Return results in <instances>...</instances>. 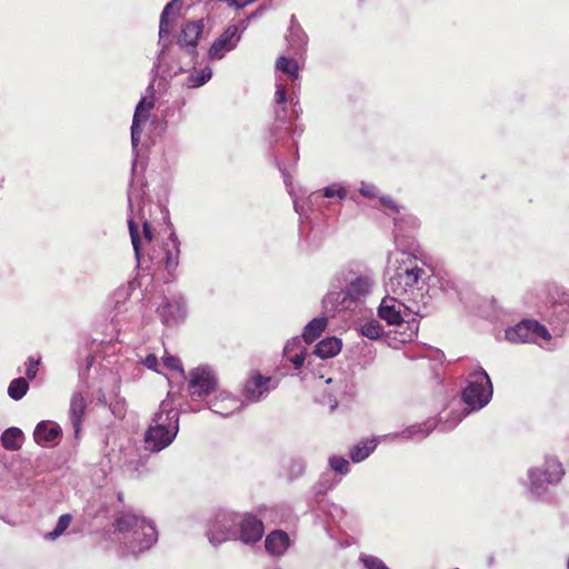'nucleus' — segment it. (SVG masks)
Here are the masks:
<instances>
[{
	"label": "nucleus",
	"instance_id": "obj_53",
	"mask_svg": "<svg viewBox=\"0 0 569 569\" xmlns=\"http://www.w3.org/2000/svg\"><path fill=\"white\" fill-rule=\"evenodd\" d=\"M289 102H290V106H291L290 114H291L292 120L299 118V116L302 112V108H301V106L299 103V100L293 98V97H291L289 99Z\"/></svg>",
	"mask_w": 569,
	"mask_h": 569
},
{
	"label": "nucleus",
	"instance_id": "obj_51",
	"mask_svg": "<svg viewBox=\"0 0 569 569\" xmlns=\"http://www.w3.org/2000/svg\"><path fill=\"white\" fill-rule=\"evenodd\" d=\"M108 406H109L112 415L116 418H123L124 417V413H126V401H124V399H117L116 401L110 402Z\"/></svg>",
	"mask_w": 569,
	"mask_h": 569
},
{
	"label": "nucleus",
	"instance_id": "obj_12",
	"mask_svg": "<svg viewBox=\"0 0 569 569\" xmlns=\"http://www.w3.org/2000/svg\"><path fill=\"white\" fill-rule=\"evenodd\" d=\"M236 540L244 545H254L260 541L264 528L262 521L251 513H239Z\"/></svg>",
	"mask_w": 569,
	"mask_h": 569
},
{
	"label": "nucleus",
	"instance_id": "obj_42",
	"mask_svg": "<svg viewBox=\"0 0 569 569\" xmlns=\"http://www.w3.org/2000/svg\"><path fill=\"white\" fill-rule=\"evenodd\" d=\"M359 561L366 569H389L382 559L368 553H360Z\"/></svg>",
	"mask_w": 569,
	"mask_h": 569
},
{
	"label": "nucleus",
	"instance_id": "obj_48",
	"mask_svg": "<svg viewBox=\"0 0 569 569\" xmlns=\"http://www.w3.org/2000/svg\"><path fill=\"white\" fill-rule=\"evenodd\" d=\"M274 121L290 123L292 121L290 111L287 108V104L283 106H274Z\"/></svg>",
	"mask_w": 569,
	"mask_h": 569
},
{
	"label": "nucleus",
	"instance_id": "obj_44",
	"mask_svg": "<svg viewBox=\"0 0 569 569\" xmlns=\"http://www.w3.org/2000/svg\"><path fill=\"white\" fill-rule=\"evenodd\" d=\"M529 323H530L529 326H531V328H530L531 341H535L538 338H541L543 340L551 339V333L549 332V330L547 329L546 326L541 325L537 320H531V319H530Z\"/></svg>",
	"mask_w": 569,
	"mask_h": 569
},
{
	"label": "nucleus",
	"instance_id": "obj_40",
	"mask_svg": "<svg viewBox=\"0 0 569 569\" xmlns=\"http://www.w3.org/2000/svg\"><path fill=\"white\" fill-rule=\"evenodd\" d=\"M318 192L325 198H337L338 200H345L348 194L347 188L342 183H331Z\"/></svg>",
	"mask_w": 569,
	"mask_h": 569
},
{
	"label": "nucleus",
	"instance_id": "obj_58",
	"mask_svg": "<svg viewBox=\"0 0 569 569\" xmlns=\"http://www.w3.org/2000/svg\"><path fill=\"white\" fill-rule=\"evenodd\" d=\"M263 10H264V7H260V8L256 11L254 16L260 14V12H262Z\"/></svg>",
	"mask_w": 569,
	"mask_h": 569
},
{
	"label": "nucleus",
	"instance_id": "obj_17",
	"mask_svg": "<svg viewBox=\"0 0 569 569\" xmlns=\"http://www.w3.org/2000/svg\"><path fill=\"white\" fill-rule=\"evenodd\" d=\"M240 40L239 29L237 26H229L217 38L209 48L208 56L212 60H220L224 54L233 50Z\"/></svg>",
	"mask_w": 569,
	"mask_h": 569
},
{
	"label": "nucleus",
	"instance_id": "obj_59",
	"mask_svg": "<svg viewBox=\"0 0 569 569\" xmlns=\"http://www.w3.org/2000/svg\"><path fill=\"white\" fill-rule=\"evenodd\" d=\"M132 171L133 172L136 171V163H133Z\"/></svg>",
	"mask_w": 569,
	"mask_h": 569
},
{
	"label": "nucleus",
	"instance_id": "obj_60",
	"mask_svg": "<svg viewBox=\"0 0 569 569\" xmlns=\"http://www.w3.org/2000/svg\"><path fill=\"white\" fill-rule=\"evenodd\" d=\"M268 569H280L279 567H271V568H268Z\"/></svg>",
	"mask_w": 569,
	"mask_h": 569
},
{
	"label": "nucleus",
	"instance_id": "obj_22",
	"mask_svg": "<svg viewBox=\"0 0 569 569\" xmlns=\"http://www.w3.org/2000/svg\"><path fill=\"white\" fill-rule=\"evenodd\" d=\"M430 274V288L437 286L438 289L450 299H458L461 295V288L459 280L448 273V272H438L433 274L428 268H426Z\"/></svg>",
	"mask_w": 569,
	"mask_h": 569
},
{
	"label": "nucleus",
	"instance_id": "obj_18",
	"mask_svg": "<svg viewBox=\"0 0 569 569\" xmlns=\"http://www.w3.org/2000/svg\"><path fill=\"white\" fill-rule=\"evenodd\" d=\"M153 106V99L147 97H142L136 106L131 124V144L133 150H137L138 148L143 131V124L148 121L149 111Z\"/></svg>",
	"mask_w": 569,
	"mask_h": 569
},
{
	"label": "nucleus",
	"instance_id": "obj_11",
	"mask_svg": "<svg viewBox=\"0 0 569 569\" xmlns=\"http://www.w3.org/2000/svg\"><path fill=\"white\" fill-rule=\"evenodd\" d=\"M547 319L555 336L569 332V293L563 292L559 300L552 302Z\"/></svg>",
	"mask_w": 569,
	"mask_h": 569
},
{
	"label": "nucleus",
	"instance_id": "obj_6",
	"mask_svg": "<svg viewBox=\"0 0 569 569\" xmlns=\"http://www.w3.org/2000/svg\"><path fill=\"white\" fill-rule=\"evenodd\" d=\"M565 475L560 461L555 457H546L541 466L528 470V489L536 498H541L548 491L549 486L558 485Z\"/></svg>",
	"mask_w": 569,
	"mask_h": 569
},
{
	"label": "nucleus",
	"instance_id": "obj_24",
	"mask_svg": "<svg viewBox=\"0 0 569 569\" xmlns=\"http://www.w3.org/2000/svg\"><path fill=\"white\" fill-rule=\"evenodd\" d=\"M244 407V401L227 392H221L209 405V409L222 417H229Z\"/></svg>",
	"mask_w": 569,
	"mask_h": 569
},
{
	"label": "nucleus",
	"instance_id": "obj_55",
	"mask_svg": "<svg viewBox=\"0 0 569 569\" xmlns=\"http://www.w3.org/2000/svg\"><path fill=\"white\" fill-rule=\"evenodd\" d=\"M96 400H97V403L100 405V406H108V400H107V396L104 393V391L102 389H99L97 391V396H96Z\"/></svg>",
	"mask_w": 569,
	"mask_h": 569
},
{
	"label": "nucleus",
	"instance_id": "obj_37",
	"mask_svg": "<svg viewBox=\"0 0 569 569\" xmlns=\"http://www.w3.org/2000/svg\"><path fill=\"white\" fill-rule=\"evenodd\" d=\"M72 516L69 513L61 515L57 521V525L52 531L44 533L43 538L49 541H54L61 537L68 527L70 526Z\"/></svg>",
	"mask_w": 569,
	"mask_h": 569
},
{
	"label": "nucleus",
	"instance_id": "obj_50",
	"mask_svg": "<svg viewBox=\"0 0 569 569\" xmlns=\"http://www.w3.org/2000/svg\"><path fill=\"white\" fill-rule=\"evenodd\" d=\"M287 89L282 83L276 84L274 106H283L288 102Z\"/></svg>",
	"mask_w": 569,
	"mask_h": 569
},
{
	"label": "nucleus",
	"instance_id": "obj_52",
	"mask_svg": "<svg viewBox=\"0 0 569 569\" xmlns=\"http://www.w3.org/2000/svg\"><path fill=\"white\" fill-rule=\"evenodd\" d=\"M40 363V360H36L33 359L32 357H29L28 358V361H27V368H26V376L28 379H34L37 377V373H38V366Z\"/></svg>",
	"mask_w": 569,
	"mask_h": 569
},
{
	"label": "nucleus",
	"instance_id": "obj_4",
	"mask_svg": "<svg viewBox=\"0 0 569 569\" xmlns=\"http://www.w3.org/2000/svg\"><path fill=\"white\" fill-rule=\"evenodd\" d=\"M113 526L121 556H137L150 549L158 539L154 525L131 511L119 512Z\"/></svg>",
	"mask_w": 569,
	"mask_h": 569
},
{
	"label": "nucleus",
	"instance_id": "obj_1",
	"mask_svg": "<svg viewBox=\"0 0 569 569\" xmlns=\"http://www.w3.org/2000/svg\"><path fill=\"white\" fill-rule=\"evenodd\" d=\"M395 262L397 266L386 282L387 295L378 308L379 318L389 326L401 325L407 313L427 317L433 300L425 263L405 251L396 253Z\"/></svg>",
	"mask_w": 569,
	"mask_h": 569
},
{
	"label": "nucleus",
	"instance_id": "obj_49",
	"mask_svg": "<svg viewBox=\"0 0 569 569\" xmlns=\"http://www.w3.org/2000/svg\"><path fill=\"white\" fill-rule=\"evenodd\" d=\"M359 192L365 198H368V199H373V198H378L379 197V190H378V188L373 183H367V182L362 181L360 183Z\"/></svg>",
	"mask_w": 569,
	"mask_h": 569
},
{
	"label": "nucleus",
	"instance_id": "obj_8",
	"mask_svg": "<svg viewBox=\"0 0 569 569\" xmlns=\"http://www.w3.org/2000/svg\"><path fill=\"white\" fill-rule=\"evenodd\" d=\"M218 388V377L209 366L197 367L189 372L188 393L190 398L202 400Z\"/></svg>",
	"mask_w": 569,
	"mask_h": 569
},
{
	"label": "nucleus",
	"instance_id": "obj_21",
	"mask_svg": "<svg viewBox=\"0 0 569 569\" xmlns=\"http://www.w3.org/2000/svg\"><path fill=\"white\" fill-rule=\"evenodd\" d=\"M379 200L388 210V214L392 216L396 234L402 232V223L408 224L409 228H416L418 226V219L407 213L406 209L398 206L390 197H379Z\"/></svg>",
	"mask_w": 569,
	"mask_h": 569
},
{
	"label": "nucleus",
	"instance_id": "obj_35",
	"mask_svg": "<svg viewBox=\"0 0 569 569\" xmlns=\"http://www.w3.org/2000/svg\"><path fill=\"white\" fill-rule=\"evenodd\" d=\"M359 332L361 336L367 337L370 340H378L385 335L383 327L375 319L360 325Z\"/></svg>",
	"mask_w": 569,
	"mask_h": 569
},
{
	"label": "nucleus",
	"instance_id": "obj_25",
	"mask_svg": "<svg viewBox=\"0 0 569 569\" xmlns=\"http://www.w3.org/2000/svg\"><path fill=\"white\" fill-rule=\"evenodd\" d=\"M87 403L82 396V392H73L70 407H69V420L73 429L74 437L78 438L81 431L82 420L86 413Z\"/></svg>",
	"mask_w": 569,
	"mask_h": 569
},
{
	"label": "nucleus",
	"instance_id": "obj_19",
	"mask_svg": "<svg viewBox=\"0 0 569 569\" xmlns=\"http://www.w3.org/2000/svg\"><path fill=\"white\" fill-rule=\"evenodd\" d=\"M435 428L436 422L433 420H427L421 423L408 426L401 431L385 435L383 439L388 441H421L427 438Z\"/></svg>",
	"mask_w": 569,
	"mask_h": 569
},
{
	"label": "nucleus",
	"instance_id": "obj_38",
	"mask_svg": "<svg viewBox=\"0 0 569 569\" xmlns=\"http://www.w3.org/2000/svg\"><path fill=\"white\" fill-rule=\"evenodd\" d=\"M277 69L288 74L292 80H296L299 77V67L295 59L280 57L277 60Z\"/></svg>",
	"mask_w": 569,
	"mask_h": 569
},
{
	"label": "nucleus",
	"instance_id": "obj_16",
	"mask_svg": "<svg viewBox=\"0 0 569 569\" xmlns=\"http://www.w3.org/2000/svg\"><path fill=\"white\" fill-rule=\"evenodd\" d=\"M157 312L166 326L177 325L186 318L184 300L181 296H173L171 299L164 298Z\"/></svg>",
	"mask_w": 569,
	"mask_h": 569
},
{
	"label": "nucleus",
	"instance_id": "obj_20",
	"mask_svg": "<svg viewBox=\"0 0 569 569\" xmlns=\"http://www.w3.org/2000/svg\"><path fill=\"white\" fill-rule=\"evenodd\" d=\"M173 392L169 390L167 399L162 400L159 410L153 415L150 425H161L162 428L176 427L179 431V411L172 407Z\"/></svg>",
	"mask_w": 569,
	"mask_h": 569
},
{
	"label": "nucleus",
	"instance_id": "obj_10",
	"mask_svg": "<svg viewBox=\"0 0 569 569\" xmlns=\"http://www.w3.org/2000/svg\"><path fill=\"white\" fill-rule=\"evenodd\" d=\"M180 6V0H171L166 4L163 8L161 16H160V22H159V44L161 46L158 56L153 62V67L151 72L153 74H158L160 72L161 68V61L164 57L166 50L170 42H167L163 40V38L170 33L171 28L173 26V20L176 17L174 9Z\"/></svg>",
	"mask_w": 569,
	"mask_h": 569
},
{
	"label": "nucleus",
	"instance_id": "obj_23",
	"mask_svg": "<svg viewBox=\"0 0 569 569\" xmlns=\"http://www.w3.org/2000/svg\"><path fill=\"white\" fill-rule=\"evenodd\" d=\"M326 383L332 385V387L325 390L322 402L329 406L330 411H333L339 406L340 399L350 393L351 385L342 378H327Z\"/></svg>",
	"mask_w": 569,
	"mask_h": 569
},
{
	"label": "nucleus",
	"instance_id": "obj_46",
	"mask_svg": "<svg viewBox=\"0 0 569 569\" xmlns=\"http://www.w3.org/2000/svg\"><path fill=\"white\" fill-rule=\"evenodd\" d=\"M162 361L166 368L177 371L182 379H186L184 370L179 358L167 355L162 358Z\"/></svg>",
	"mask_w": 569,
	"mask_h": 569
},
{
	"label": "nucleus",
	"instance_id": "obj_31",
	"mask_svg": "<svg viewBox=\"0 0 569 569\" xmlns=\"http://www.w3.org/2000/svg\"><path fill=\"white\" fill-rule=\"evenodd\" d=\"M529 322L530 319L522 320L516 326L508 328L505 333L506 339L512 343L531 342V326H529Z\"/></svg>",
	"mask_w": 569,
	"mask_h": 569
},
{
	"label": "nucleus",
	"instance_id": "obj_5",
	"mask_svg": "<svg viewBox=\"0 0 569 569\" xmlns=\"http://www.w3.org/2000/svg\"><path fill=\"white\" fill-rule=\"evenodd\" d=\"M493 393L492 382L489 375L482 367H478L468 375L467 385L462 390L461 399L465 408L453 413L452 422L446 421L451 429L456 427L466 416L485 408L491 400Z\"/></svg>",
	"mask_w": 569,
	"mask_h": 569
},
{
	"label": "nucleus",
	"instance_id": "obj_3",
	"mask_svg": "<svg viewBox=\"0 0 569 569\" xmlns=\"http://www.w3.org/2000/svg\"><path fill=\"white\" fill-rule=\"evenodd\" d=\"M376 286L375 271L361 262L341 267L331 279V290L325 296L326 307L333 312L352 310L371 295Z\"/></svg>",
	"mask_w": 569,
	"mask_h": 569
},
{
	"label": "nucleus",
	"instance_id": "obj_32",
	"mask_svg": "<svg viewBox=\"0 0 569 569\" xmlns=\"http://www.w3.org/2000/svg\"><path fill=\"white\" fill-rule=\"evenodd\" d=\"M24 441V435L21 429L17 427H10L6 429L1 435V445L4 449L10 451L19 450Z\"/></svg>",
	"mask_w": 569,
	"mask_h": 569
},
{
	"label": "nucleus",
	"instance_id": "obj_30",
	"mask_svg": "<svg viewBox=\"0 0 569 569\" xmlns=\"http://www.w3.org/2000/svg\"><path fill=\"white\" fill-rule=\"evenodd\" d=\"M212 78V69L209 66L192 70L181 80V86L187 89H197L204 86Z\"/></svg>",
	"mask_w": 569,
	"mask_h": 569
},
{
	"label": "nucleus",
	"instance_id": "obj_56",
	"mask_svg": "<svg viewBox=\"0 0 569 569\" xmlns=\"http://www.w3.org/2000/svg\"><path fill=\"white\" fill-rule=\"evenodd\" d=\"M92 362H93V357H92V356H89V357L87 358V368H88V369L92 366Z\"/></svg>",
	"mask_w": 569,
	"mask_h": 569
},
{
	"label": "nucleus",
	"instance_id": "obj_34",
	"mask_svg": "<svg viewBox=\"0 0 569 569\" xmlns=\"http://www.w3.org/2000/svg\"><path fill=\"white\" fill-rule=\"evenodd\" d=\"M376 447L377 441L375 439L361 441L350 449V459L356 463L361 462L375 451Z\"/></svg>",
	"mask_w": 569,
	"mask_h": 569
},
{
	"label": "nucleus",
	"instance_id": "obj_39",
	"mask_svg": "<svg viewBox=\"0 0 569 569\" xmlns=\"http://www.w3.org/2000/svg\"><path fill=\"white\" fill-rule=\"evenodd\" d=\"M288 134V123L273 121L269 129L267 138L270 147H273L278 141L282 140Z\"/></svg>",
	"mask_w": 569,
	"mask_h": 569
},
{
	"label": "nucleus",
	"instance_id": "obj_43",
	"mask_svg": "<svg viewBox=\"0 0 569 569\" xmlns=\"http://www.w3.org/2000/svg\"><path fill=\"white\" fill-rule=\"evenodd\" d=\"M306 469V462L302 458H292L287 467L288 476L291 480L301 477Z\"/></svg>",
	"mask_w": 569,
	"mask_h": 569
},
{
	"label": "nucleus",
	"instance_id": "obj_47",
	"mask_svg": "<svg viewBox=\"0 0 569 569\" xmlns=\"http://www.w3.org/2000/svg\"><path fill=\"white\" fill-rule=\"evenodd\" d=\"M305 342L302 337H293L290 340L287 341L284 348H283V355L288 353H295L296 351L300 350H307L306 346L302 343Z\"/></svg>",
	"mask_w": 569,
	"mask_h": 569
},
{
	"label": "nucleus",
	"instance_id": "obj_26",
	"mask_svg": "<svg viewBox=\"0 0 569 569\" xmlns=\"http://www.w3.org/2000/svg\"><path fill=\"white\" fill-rule=\"evenodd\" d=\"M291 545L289 535L280 529L271 531L264 540L266 551L274 557L283 556Z\"/></svg>",
	"mask_w": 569,
	"mask_h": 569
},
{
	"label": "nucleus",
	"instance_id": "obj_14",
	"mask_svg": "<svg viewBox=\"0 0 569 569\" xmlns=\"http://www.w3.org/2000/svg\"><path fill=\"white\" fill-rule=\"evenodd\" d=\"M203 19L190 21L182 27L181 32L178 36V46L191 57L192 61H194V59L198 57V40L203 31Z\"/></svg>",
	"mask_w": 569,
	"mask_h": 569
},
{
	"label": "nucleus",
	"instance_id": "obj_41",
	"mask_svg": "<svg viewBox=\"0 0 569 569\" xmlns=\"http://www.w3.org/2000/svg\"><path fill=\"white\" fill-rule=\"evenodd\" d=\"M329 466H330L331 470H333L335 472H337L341 476L348 475L349 470H350L349 461L345 457H341V456H331L329 458Z\"/></svg>",
	"mask_w": 569,
	"mask_h": 569
},
{
	"label": "nucleus",
	"instance_id": "obj_9",
	"mask_svg": "<svg viewBox=\"0 0 569 569\" xmlns=\"http://www.w3.org/2000/svg\"><path fill=\"white\" fill-rule=\"evenodd\" d=\"M278 387V380L262 376L261 373H253L249 377L243 386L242 396L244 403H256L264 399L271 390Z\"/></svg>",
	"mask_w": 569,
	"mask_h": 569
},
{
	"label": "nucleus",
	"instance_id": "obj_7",
	"mask_svg": "<svg viewBox=\"0 0 569 569\" xmlns=\"http://www.w3.org/2000/svg\"><path fill=\"white\" fill-rule=\"evenodd\" d=\"M239 513L221 509L210 519L207 529L209 542L217 547L223 542L236 540Z\"/></svg>",
	"mask_w": 569,
	"mask_h": 569
},
{
	"label": "nucleus",
	"instance_id": "obj_29",
	"mask_svg": "<svg viewBox=\"0 0 569 569\" xmlns=\"http://www.w3.org/2000/svg\"><path fill=\"white\" fill-rule=\"evenodd\" d=\"M340 479L333 477L330 472H323L319 477L318 481L312 487V503L319 505L322 502L326 493L329 490H332L338 483Z\"/></svg>",
	"mask_w": 569,
	"mask_h": 569
},
{
	"label": "nucleus",
	"instance_id": "obj_45",
	"mask_svg": "<svg viewBox=\"0 0 569 569\" xmlns=\"http://www.w3.org/2000/svg\"><path fill=\"white\" fill-rule=\"evenodd\" d=\"M308 355L307 353V350H300L299 351H296L295 353H288V355H283V357L293 365V368L296 370H300L305 363L308 365Z\"/></svg>",
	"mask_w": 569,
	"mask_h": 569
},
{
	"label": "nucleus",
	"instance_id": "obj_15",
	"mask_svg": "<svg viewBox=\"0 0 569 569\" xmlns=\"http://www.w3.org/2000/svg\"><path fill=\"white\" fill-rule=\"evenodd\" d=\"M178 432L176 427L166 429L161 425H150L144 433L146 448L152 452H159L173 442Z\"/></svg>",
	"mask_w": 569,
	"mask_h": 569
},
{
	"label": "nucleus",
	"instance_id": "obj_54",
	"mask_svg": "<svg viewBox=\"0 0 569 569\" xmlns=\"http://www.w3.org/2000/svg\"><path fill=\"white\" fill-rule=\"evenodd\" d=\"M143 365L151 370L158 371V358L152 353L144 358Z\"/></svg>",
	"mask_w": 569,
	"mask_h": 569
},
{
	"label": "nucleus",
	"instance_id": "obj_27",
	"mask_svg": "<svg viewBox=\"0 0 569 569\" xmlns=\"http://www.w3.org/2000/svg\"><path fill=\"white\" fill-rule=\"evenodd\" d=\"M62 433L61 427L51 421H41L36 426L33 438L40 446H49Z\"/></svg>",
	"mask_w": 569,
	"mask_h": 569
},
{
	"label": "nucleus",
	"instance_id": "obj_2",
	"mask_svg": "<svg viewBox=\"0 0 569 569\" xmlns=\"http://www.w3.org/2000/svg\"><path fill=\"white\" fill-rule=\"evenodd\" d=\"M144 184L142 181L132 178L129 189H128V209H129V218H128V228L130 232V238L132 242V247L134 250V256L138 262V266L141 268L152 269V270H166L169 274H172L173 271L179 266L180 258V241L176 234V232L171 231L166 240L161 242L158 247H152L148 252V261L151 266L143 267L144 258L141 251V239L139 233V224L136 222V218L141 220L143 237L147 243L152 241L153 234L150 222L147 220L144 214L146 207V191L143 189Z\"/></svg>",
	"mask_w": 569,
	"mask_h": 569
},
{
	"label": "nucleus",
	"instance_id": "obj_57",
	"mask_svg": "<svg viewBox=\"0 0 569 569\" xmlns=\"http://www.w3.org/2000/svg\"><path fill=\"white\" fill-rule=\"evenodd\" d=\"M295 210L300 213V204L298 201L295 200Z\"/></svg>",
	"mask_w": 569,
	"mask_h": 569
},
{
	"label": "nucleus",
	"instance_id": "obj_28",
	"mask_svg": "<svg viewBox=\"0 0 569 569\" xmlns=\"http://www.w3.org/2000/svg\"><path fill=\"white\" fill-rule=\"evenodd\" d=\"M287 41L295 53L303 52L308 44V36L299 24L295 14H292L290 18V27Z\"/></svg>",
	"mask_w": 569,
	"mask_h": 569
},
{
	"label": "nucleus",
	"instance_id": "obj_33",
	"mask_svg": "<svg viewBox=\"0 0 569 569\" xmlns=\"http://www.w3.org/2000/svg\"><path fill=\"white\" fill-rule=\"evenodd\" d=\"M328 320L325 317L313 318L308 322L302 332V339L306 343H311L318 339L327 328Z\"/></svg>",
	"mask_w": 569,
	"mask_h": 569
},
{
	"label": "nucleus",
	"instance_id": "obj_36",
	"mask_svg": "<svg viewBox=\"0 0 569 569\" xmlns=\"http://www.w3.org/2000/svg\"><path fill=\"white\" fill-rule=\"evenodd\" d=\"M29 390V383L26 378L13 379L8 387V396L13 400L22 399Z\"/></svg>",
	"mask_w": 569,
	"mask_h": 569
},
{
	"label": "nucleus",
	"instance_id": "obj_13",
	"mask_svg": "<svg viewBox=\"0 0 569 569\" xmlns=\"http://www.w3.org/2000/svg\"><path fill=\"white\" fill-rule=\"evenodd\" d=\"M342 343L341 340L336 337H328L319 341L313 351L308 355V369L313 375H318L320 379L325 378V376L317 371V360H326L337 356L341 350Z\"/></svg>",
	"mask_w": 569,
	"mask_h": 569
}]
</instances>
